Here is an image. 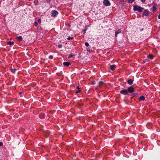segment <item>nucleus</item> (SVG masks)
I'll list each match as a JSON object with an SVG mask.
<instances>
[{
	"instance_id": "nucleus-25",
	"label": "nucleus",
	"mask_w": 160,
	"mask_h": 160,
	"mask_svg": "<svg viewBox=\"0 0 160 160\" xmlns=\"http://www.w3.org/2000/svg\"><path fill=\"white\" fill-rule=\"evenodd\" d=\"M49 58L50 59H52L53 58V57L52 55H50L49 57Z\"/></svg>"
},
{
	"instance_id": "nucleus-29",
	"label": "nucleus",
	"mask_w": 160,
	"mask_h": 160,
	"mask_svg": "<svg viewBox=\"0 0 160 160\" xmlns=\"http://www.w3.org/2000/svg\"><path fill=\"white\" fill-rule=\"evenodd\" d=\"M3 145V143L2 142H0V146H2Z\"/></svg>"
},
{
	"instance_id": "nucleus-37",
	"label": "nucleus",
	"mask_w": 160,
	"mask_h": 160,
	"mask_svg": "<svg viewBox=\"0 0 160 160\" xmlns=\"http://www.w3.org/2000/svg\"><path fill=\"white\" fill-rule=\"evenodd\" d=\"M87 51H89V50H88V48L87 49Z\"/></svg>"
},
{
	"instance_id": "nucleus-28",
	"label": "nucleus",
	"mask_w": 160,
	"mask_h": 160,
	"mask_svg": "<svg viewBox=\"0 0 160 160\" xmlns=\"http://www.w3.org/2000/svg\"><path fill=\"white\" fill-rule=\"evenodd\" d=\"M80 92H81V90H78V91H77L76 92V93H80Z\"/></svg>"
},
{
	"instance_id": "nucleus-36",
	"label": "nucleus",
	"mask_w": 160,
	"mask_h": 160,
	"mask_svg": "<svg viewBox=\"0 0 160 160\" xmlns=\"http://www.w3.org/2000/svg\"><path fill=\"white\" fill-rule=\"evenodd\" d=\"M87 51H89V50H88V48L87 49Z\"/></svg>"
},
{
	"instance_id": "nucleus-12",
	"label": "nucleus",
	"mask_w": 160,
	"mask_h": 160,
	"mask_svg": "<svg viewBox=\"0 0 160 160\" xmlns=\"http://www.w3.org/2000/svg\"><path fill=\"white\" fill-rule=\"evenodd\" d=\"M16 39L19 41H21L22 39V38L21 36L16 37Z\"/></svg>"
},
{
	"instance_id": "nucleus-11",
	"label": "nucleus",
	"mask_w": 160,
	"mask_h": 160,
	"mask_svg": "<svg viewBox=\"0 0 160 160\" xmlns=\"http://www.w3.org/2000/svg\"><path fill=\"white\" fill-rule=\"evenodd\" d=\"M121 32V30L120 29H119L117 31H116L115 32V37L116 38L117 37L118 34L119 33H120Z\"/></svg>"
},
{
	"instance_id": "nucleus-9",
	"label": "nucleus",
	"mask_w": 160,
	"mask_h": 160,
	"mask_svg": "<svg viewBox=\"0 0 160 160\" xmlns=\"http://www.w3.org/2000/svg\"><path fill=\"white\" fill-rule=\"evenodd\" d=\"M143 14L145 16H147L148 15V11L147 10H145L143 12Z\"/></svg>"
},
{
	"instance_id": "nucleus-1",
	"label": "nucleus",
	"mask_w": 160,
	"mask_h": 160,
	"mask_svg": "<svg viewBox=\"0 0 160 160\" xmlns=\"http://www.w3.org/2000/svg\"><path fill=\"white\" fill-rule=\"evenodd\" d=\"M133 9L135 11H138L139 12H141L142 10L144 9V8L140 6L135 5L134 6Z\"/></svg>"
},
{
	"instance_id": "nucleus-32",
	"label": "nucleus",
	"mask_w": 160,
	"mask_h": 160,
	"mask_svg": "<svg viewBox=\"0 0 160 160\" xmlns=\"http://www.w3.org/2000/svg\"><path fill=\"white\" fill-rule=\"evenodd\" d=\"M146 0H141V1L142 2H144L146 1Z\"/></svg>"
},
{
	"instance_id": "nucleus-22",
	"label": "nucleus",
	"mask_w": 160,
	"mask_h": 160,
	"mask_svg": "<svg viewBox=\"0 0 160 160\" xmlns=\"http://www.w3.org/2000/svg\"><path fill=\"white\" fill-rule=\"evenodd\" d=\"M38 22V23H39V24H40L41 23V19H38L37 21Z\"/></svg>"
},
{
	"instance_id": "nucleus-23",
	"label": "nucleus",
	"mask_w": 160,
	"mask_h": 160,
	"mask_svg": "<svg viewBox=\"0 0 160 160\" xmlns=\"http://www.w3.org/2000/svg\"><path fill=\"white\" fill-rule=\"evenodd\" d=\"M15 71H16V69H11V72H12V73H14L15 72Z\"/></svg>"
},
{
	"instance_id": "nucleus-13",
	"label": "nucleus",
	"mask_w": 160,
	"mask_h": 160,
	"mask_svg": "<svg viewBox=\"0 0 160 160\" xmlns=\"http://www.w3.org/2000/svg\"><path fill=\"white\" fill-rule=\"evenodd\" d=\"M145 99V97L143 96H141L139 98V100L141 101L144 100Z\"/></svg>"
},
{
	"instance_id": "nucleus-30",
	"label": "nucleus",
	"mask_w": 160,
	"mask_h": 160,
	"mask_svg": "<svg viewBox=\"0 0 160 160\" xmlns=\"http://www.w3.org/2000/svg\"><path fill=\"white\" fill-rule=\"evenodd\" d=\"M62 45H58V47L59 48H62Z\"/></svg>"
},
{
	"instance_id": "nucleus-16",
	"label": "nucleus",
	"mask_w": 160,
	"mask_h": 160,
	"mask_svg": "<svg viewBox=\"0 0 160 160\" xmlns=\"http://www.w3.org/2000/svg\"><path fill=\"white\" fill-rule=\"evenodd\" d=\"M148 58H150V59H153V56L152 55H151V54L149 55L148 56Z\"/></svg>"
},
{
	"instance_id": "nucleus-3",
	"label": "nucleus",
	"mask_w": 160,
	"mask_h": 160,
	"mask_svg": "<svg viewBox=\"0 0 160 160\" xmlns=\"http://www.w3.org/2000/svg\"><path fill=\"white\" fill-rule=\"evenodd\" d=\"M127 91L128 93L129 92L130 93H132L134 92V89L132 87L130 86L128 88Z\"/></svg>"
},
{
	"instance_id": "nucleus-21",
	"label": "nucleus",
	"mask_w": 160,
	"mask_h": 160,
	"mask_svg": "<svg viewBox=\"0 0 160 160\" xmlns=\"http://www.w3.org/2000/svg\"><path fill=\"white\" fill-rule=\"evenodd\" d=\"M73 55H72V54H70L69 56L68 57V59H70V58H71L72 56H73Z\"/></svg>"
},
{
	"instance_id": "nucleus-26",
	"label": "nucleus",
	"mask_w": 160,
	"mask_h": 160,
	"mask_svg": "<svg viewBox=\"0 0 160 160\" xmlns=\"http://www.w3.org/2000/svg\"><path fill=\"white\" fill-rule=\"evenodd\" d=\"M38 25V23L37 21H36L35 22V26L36 27H37Z\"/></svg>"
},
{
	"instance_id": "nucleus-7",
	"label": "nucleus",
	"mask_w": 160,
	"mask_h": 160,
	"mask_svg": "<svg viewBox=\"0 0 160 160\" xmlns=\"http://www.w3.org/2000/svg\"><path fill=\"white\" fill-rule=\"evenodd\" d=\"M133 81L132 79H129L128 81V83L129 85H132L133 84Z\"/></svg>"
},
{
	"instance_id": "nucleus-38",
	"label": "nucleus",
	"mask_w": 160,
	"mask_h": 160,
	"mask_svg": "<svg viewBox=\"0 0 160 160\" xmlns=\"http://www.w3.org/2000/svg\"><path fill=\"white\" fill-rule=\"evenodd\" d=\"M20 94H21L22 93V92H20Z\"/></svg>"
},
{
	"instance_id": "nucleus-20",
	"label": "nucleus",
	"mask_w": 160,
	"mask_h": 160,
	"mask_svg": "<svg viewBox=\"0 0 160 160\" xmlns=\"http://www.w3.org/2000/svg\"><path fill=\"white\" fill-rule=\"evenodd\" d=\"M88 28V27L87 26H86L85 27V28L84 30V33L86 32V31L87 30Z\"/></svg>"
},
{
	"instance_id": "nucleus-14",
	"label": "nucleus",
	"mask_w": 160,
	"mask_h": 160,
	"mask_svg": "<svg viewBox=\"0 0 160 160\" xmlns=\"http://www.w3.org/2000/svg\"><path fill=\"white\" fill-rule=\"evenodd\" d=\"M157 7V5H154L153 6V7L152 8V11H155Z\"/></svg>"
},
{
	"instance_id": "nucleus-10",
	"label": "nucleus",
	"mask_w": 160,
	"mask_h": 160,
	"mask_svg": "<svg viewBox=\"0 0 160 160\" xmlns=\"http://www.w3.org/2000/svg\"><path fill=\"white\" fill-rule=\"evenodd\" d=\"M39 117L41 119H43L45 117L44 114L43 113H40L39 115Z\"/></svg>"
},
{
	"instance_id": "nucleus-5",
	"label": "nucleus",
	"mask_w": 160,
	"mask_h": 160,
	"mask_svg": "<svg viewBox=\"0 0 160 160\" xmlns=\"http://www.w3.org/2000/svg\"><path fill=\"white\" fill-rule=\"evenodd\" d=\"M58 14V12L55 10L52 11L51 12V16L53 17H55Z\"/></svg>"
},
{
	"instance_id": "nucleus-19",
	"label": "nucleus",
	"mask_w": 160,
	"mask_h": 160,
	"mask_svg": "<svg viewBox=\"0 0 160 160\" xmlns=\"http://www.w3.org/2000/svg\"><path fill=\"white\" fill-rule=\"evenodd\" d=\"M137 95H138V94L137 93H133L132 94V97H135V96H137Z\"/></svg>"
},
{
	"instance_id": "nucleus-35",
	"label": "nucleus",
	"mask_w": 160,
	"mask_h": 160,
	"mask_svg": "<svg viewBox=\"0 0 160 160\" xmlns=\"http://www.w3.org/2000/svg\"><path fill=\"white\" fill-rule=\"evenodd\" d=\"M47 133L48 134V135H49V132L48 131L47 132Z\"/></svg>"
},
{
	"instance_id": "nucleus-8",
	"label": "nucleus",
	"mask_w": 160,
	"mask_h": 160,
	"mask_svg": "<svg viewBox=\"0 0 160 160\" xmlns=\"http://www.w3.org/2000/svg\"><path fill=\"white\" fill-rule=\"evenodd\" d=\"M116 67L115 65H112L110 66V68L111 70H113L116 68Z\"/></svg>"
},
{
	"instance_id": "nucleus-33",
	"label": "nucleus",
	"mask_w": 160,
	"mask_h": 160,
	"mask_svg": "<svg viewBox=\"0 0 160 160\" xmlns=\"http://www.w3.org/2000/svg\"><path fill=\"white\" fill-rule=\"evenodd\" d=\"M95 82H92V84L93 85L95 84Z\"/></svg>"
},
{
	"instance_id": "nucleus-17",
	"label": "nucleus",
	"mask_w": 160,
	"mask_h": 160,
	"mask_svg": "<svg viewBox=\"0 0 160 160\" xmlns=\"http://www.w3.org/2000/svg\"><path fill=\"white\" fill-rule=\"evenodd\" d=\"M7 43L8 44H9L10 45H12L14 44V42L9 41Z\"/></svg>"
},
{
	"instance_id": "nucleus-2",
	"label": "nucleus",
	"mask_w": 160,
	"mask_h": 160,
	"mask_svg": "<svg viewBox=\"0 0 160 160\" xmlns=\"http://www.w3.org/2000/svg\"><path fill=\"white\" fill-rule=\"evenodd\" d=\"M103 5L105 6H109L111 5V3L108 0H104L103 2Z\"/></svg>"
},
{
	"instance_id": "nucleus-27",
	"label": "nucleus",
	"mask_w": 160,
	"mask_h": 160,
	"mask_svg": "<svg viewBox=\"0 0 160 160\" xmlns=\"http://www.w3.org/2000/svg\"><path fill=\"white\" fill-rule=\"evenodd\" d=\"M73 39V38L72 37H69L68 38V40H70V39Z\"/></svg>"
},
{
	"instance_id": "nucleus-40",
	"label": "nucleus",
	"mask_w": 160,
	"mask_h": 160,
	"mask_svg": "<svg viewBox=\"0 0 160 160\" xmlns=\"http://www.w3.org/2000/svg\"><path fill=\"white\" fill-rule=\"evenodd\" d=\"M121 1H122V0H121Z\"/></svg>"
},
{
	"instance_id": "nucleus-24",
	"label": "nucleus",
	"mask_w": 160,
	"mask_h": 160,
	"mask_svg": "<svg viewBox=\"0 0 160 160\" xmlns=\"http://www.w3.org/2000/svg\"><path fill=\"white\" fill-rule=\"evenodd\" d=\"M85 45L86 47H88L89 45V44L88 42H86L85 43Z\"/></svg>"
},
{
	"instance_id": "nucleus-31",
	"label": "nucleus",
	"mask_w": 160,
	"mask_h": 160,
	"mask_svg": "<svg viewBox=\"0 0 160 160\" xmlns=\"http://www.w3.org/2000/svg\"><path fill=\"white\" fill-rule=\"evenodd\" d=\"M76 88L78 90H80V88L79 87V86H77L76 87Z\"/></svg>"
},
{
	"instance_id": "nucleus-15",
	"label": "nucleus",
	"mask_w": 160,
	"mask_h": 160,
	"mask_svg": "<svg viewBox=\"0 0 160 160\" xmlns=\"http://www.w3.org/2000/svg\"><path fill=\"white\" fill-rule=\"evenodd\" d=\"M104 84V82L102 81H100L99 83V85L100 86H102Z\"/></svg>"
},
{
	"instance_id": "nucleus-4",
	"label": "nucleus",
	"mask_w": 160,
	"mask_h": 160,
	"mask_svg": "<svg viewBox=\"0 0 160 160\" xmlns=\"http://www.w3.org/2000/svg\"><path fill=\"white\" fill-rule=\"evenodd\" d=\"M120 93L124 95H127L128 94V91L126 89H122L120 91Z\"/></svg>"
},
{
	"instance_id": "nucleus-6",
	"label": "nucleus",
	"mask_w": 160,
	"mask_h": 160,
	"mask_svg": "<svg viewBox=\"0 0 160 160\" xmlns=\"http://www.w3.org/2000/svg\"><path fill=\"white\" fill-rule=\"evenodd\" d=\"M71 64V63L70 62H63V65L65 66L68 67Z\"/></svg>"
},
{
	"instance_id": "nucleus-39",
	"label": "nucleus",
	"mask_w": 160,
	"mask_h": 160,
	"mask_svg": "<svg viewBox=\"0 0 160 160\" xmlns=\"http://www.w3.org/2000/svg\"><path fill=\"white\" fill-rule=\"evenodd\" d=\"M121 1H122V0H121Z\"/></svg>"
},
{
	"instance_id": "nucleus-34",
	"label": "nucleus",
	"mask_w": 160,
	"mask_h": 160,
	"mask_svg": "<svg viewBox=\"0 0 160 160\" xmlns=\"http://www.w3.org/2000/svg\"><path fill=\"white\" fill-rule=\"evenodd\" d=\"M158 18L159 19H160V14H159V15L158 16Z\"/></svg>"
},
{
	"instance_id": "nucleus-18",
	"label": "nucleus",
	"mask_w": 160,
	"mask_h": 160,
	"mask_svg": "<svg viewBox=\"0 0 160 160\" xmlns=\"http://www.w3.org/2000/svg\"><path fill=\"white\" fill-rule=\"evenodd\" d=\"M134 0H128V2L129 3H132L134 1Z\"/></svg>"
}]
</instances>
